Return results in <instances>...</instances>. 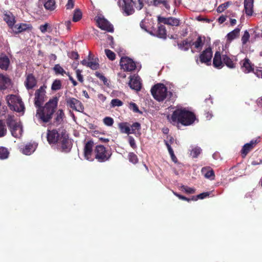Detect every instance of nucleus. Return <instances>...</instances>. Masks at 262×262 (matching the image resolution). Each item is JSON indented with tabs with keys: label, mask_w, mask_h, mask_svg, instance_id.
I'll list each match as a JSON object with an SVG mask.
<instances>
[{
	"label": "nucleus",
	"mask_w": 262,
	"mask_h": 262,
	"mask_svg": "<svg viewBox=\"0 0 262 262\" xmlns=\"http://www.w3.org/2000/svg\"><path fill=\"white\" fill-rule=\"evenodd\" d=\"M48 27V24L47 23H46L43 25L40 26L39 30H40V31L42 33H45V32H46L47 31Z\"/></svg>",
	"instance_id": "052dcab7"
},
{
	"label": "nucleus",
	"mask_w": 262,
	"mask_h": 262,
	"mask_svg": "<svg viewBox=\"0 0 262 262\" xmlns=\"http://www.w3.org/2000/svg\"><path fill=\"white\" fill-rule=\"evenodd\" d=\"M44 6L47 10H53L55 8V2L54 0H45Z\"/></svg>",
	"instance_id": "473e14b6"
},
{
	"label": "nucleus",
	"mask_w": 262,
	"mask_h": 262,
	"mask_svg": "<svg viewBox=\"0 0 262 262\" xmlns=\"http://www.w3.org/2000/svg\"><path fill=\"white\" fill-rule=\"evenodd\" d=\"M25 84L27 89H31L36 85V80L32 74H29L27 76Z\"/></svg>",
	"instance_id": "b1692460"
},
{
	"label": "nucleus",
	"mask_w": 262,
	"mask_h": 262,
	"mask_svg": "<svg viewBox=\"0 0 262 262\" xmlns=\"http://www.w3.org/2000/svg\"><path fill=\"white\" fill-rule=\"evenodd\" d=\"M213 64L215 68L219 69L223 67L224 62L223 61V56H221L219 52H216L215 54L213 60Z\"/></svg>",
	"instance_id": "4be33fe9"
},
{
	"label": "nucleus",
	"mask_w": 262,
	"mask_h": 262,
	"mask_svg": "<svg viewBox=\"0 0 262 262\" xmlns=\"http://www.w3.org/2000/svg\"><path fill=\"white\" fill-rule=\"evenodd\" d=\"M118 127L122 133L129 135L130 134V128L127 122H121L118 124Z\"/></svg>",
	"instance_id": "c85d7f7f"
},
{
	"label": "nucleus",
	"mask_w": 262,
	"mask_h": 262,
	"mask_svg": "<svg viewBox=\"0 0 262 262\" xmlns=\"http://www.w3.org/2000/svg\"><path fill=\"white\" fill-rule=\"evenodd\" d=\"M179 48L184 51H187L191 46V42L187 40H184L182 43L178 45Z\"/></svg>",
	"instance_id": "4c0bfd02"
},
{
	"label": "nucleus",
	"mask_w": 262,
	"mask_h": 262,
	"mask_svg": "<svg viewBox=\"0 0 262 262\" xmlns=\"http://www.w3.org/2000/svg\"><path fill=\"white\" fill-rule=\"evenodd\" d=\"M74 0H68V3L66 5V8L67 9H71L74 7Z\"/></svg>",
	"instance_id": "bf43d9fd"
},
{
	"label": "nucleus",
	"mask_w": 262,
	"mask_h": 262,
	"mask_svg": "<svg viewBox=\"0 0 262 262\" xmlns=\"http://www.w3.org/2000/svg\"><path fill=\"white\" fill-rule=\"evenodd\" d=\"M67 105L71 108L78 111L82 112L83 110V106L81 102L78 100L74 98H69L66 100Z\"/></svg>",
	"instance_id": "4468645a"
},
{
	"label": "nucleus",
	"mask_w": 262,
	"mask_h": 262,
	"mask_svg": "<svg viewBox=\"0 0 262 262\" xmlns=\"http://www.w3.org/2000/svg\"><path fill=\"white\" fill-rule=\"evenodd\" d=\"M165 144H166V145L167 146V148L168 149V152H169V154L170 155L171 160L174 163H177V159L176 157L175 156V155L174 154V152H173L171 147L170 146V144L167 141H165Z\"/></svg>",
	"instance_id": "e433bc0d"
},
{
	"label": "nucleus",
	"mask_w": 262,
	"mask_h": 262,
	"mask_svg": "<svg viewBox=\"0 0 262 262\" xmlns=\"http://www.w3.org/2000/svg\"><path fill=\"white\" fill-rule=\"evenodd\" d=\"M128 142H129L130 146L133 149L136 148L137 145H136V142H135L134 138L132 136H128Z\"/></svg>",
	"instance_id": "13d9d810"
},
{
	"label": "nucleus",
	"mask_w": 262,
	"mask_h": 262,
	"mask_svg": "<svg viewBox=\"0 0 262 262\" xmlns=\"http://www.w3.org/2000/svg\"><path fill=\"white\" fill-rule=\"evenodd\" d=\"M118 5L125 16L132 15L135 12V9L128 0L120 1L118 2Z\"/></svg>",
	"instance_id": "1a4fd4ad"
},
{
	"label": "nucleus",
	"mask_w": 262,
	"mask_h": 262,
	"mask_svg": "<svg viewBox=\"0 0 262 262\" xmlns=\"http://www.w3.org/2000/svg\"><path fill=\"white\" fill-rule=\"evenodd\" d=\"M226 19V17L222 15L218 18V21L220 24H223V23H224Z\"/></svg>",
	"instance_id": "774afa93"
},
{
	"label": "nucleus",
	"mask_w": 262,
	"mask_h": 262,
	"mask_svg": "<svg viewBox=\"0 0 262 262\" xmlns=\"http://www.w3.org/2000/svg\"><path fill=\"white\" fill-rule=\"evenodd\" d=\"M151 93L154 98L158 101H163L167 96L166 86L162 83L155 85L151 89Z\"/></svg>",
	"instance_id": "423d86ee"
},
{
	"label": "nucleus",
	"mask_w": 262,
	"mask_h": 262,
	"mask_svg": "<svg viewBox=\"0 0 262 262\" xmlns=\"http://www.w3.org/2000/svg\"><path fill=\"white\" fill-rule=\"evenodd\" d=\"M7 103L11 110L24 114L25 105L21 98L15 95H8L6 97Z\"/></svg>",
	"instance_id": "20e7f679"
},
{
	"label": "nucleus",
	"mask_w": 262,
	"mask_h": 262,
	"mask_svg": "<svg viewBox=\"0 0 262 262\" xmlns=\"http://www.w3.org/2000/svg\"><path fill=\"white\" fill-rule=\"evenodd\" d=\"M152 3L155 6H159L162 4L166 9L169 10L170 9L168 0H154Z\"/></svg>",
	"instance_id": "7c9ffc66"
},
{
	"label": "nucleus",
	"mask_w": 262,
	"mask_h": 262,
	"mask_svg": "<svg viewBox=\"0 0 262 262\" xmlns=\"http://www.w3.org/2000/svg\"><path fill=\"white\" fill-rule=\"evenodd\" d=\"M37 146V144L35 142L29 143L21 148L20 150L23 154L26 155H30L34 152Z\"/></svg>",
	"instance_id": "a211bd4d"
},
{
	"label": "nucleus",
	"mask_w": 262,
	"mask_h": 262,
	"mask_svg": "<svg viewBox=\"0 0 262 262\" xmlns=\"http://www.w3.org/2000/svg\"><path fill=\"white\" fill-rule=\"evenodd\" d=\"M202 172L204 173L205 178L211 180L214 179V173L212 169L203 168H202Z\"/></svg>",
	"instance_id": "2f4dec72"
},
{
	"label": "nucleus",
	"mask_w": 262,
	"mask_h": 262,
	"mask_svg": "<svg viewBox=\"0 0 262 262\" xmlns=\"http://www.w3.org/2000/svg\"><path fill=\"white\" fill-rule=\"evenodd\" d=\"M69 57L72 59H77L79 55L77 52H72L69 54Z\"/></svg>",
	"instance_id": "e2e57ef3"
},
{
	"label": "nucleus",
	"mask_w": 262,
	"mask_h": 262,
	"mask_svg": "<svg viewBox=\"0 0 262 262\" xmlns=\"http://www.w3.org/2000/svg\"><path fill=\"white\" fill-rule=\"evenodd\" d=\"M128 84L132 89L137 91H140L141 88L140 77L135 75L130 76Z\"/></svg>",
	"instance_id": "f3484780"
},
{
	"label": "nucleus",
	"mask_w": 262,
	"mask_h": 262,
	"mask_svg": "<svg viewBox=\"0 0 262 262\" xmlns=\"http://www.w3.org/2000/svg\"><path fill=\"white\" fill-rule=\"evenodd\" d=\"M180 189L182 191L188 194H192L195 192V189L194 188L184 185L181 186Z\"/></svg>",
	"instance_id": "a18cd8bd"
},
{
	"label": "nucleus",
	"mask_w": 262,
	"mask_h": 262,
	"mask_svg": "<svg viewBox=\"0 0 262 262\" xmlns=\"http://www.w3.org/2000/svg\"><path fill=\"white\" fill-rule=\"evenodd\" d=\"M54 70L56 74L63 75L66 74L64 69L59 64H56L54 67Z\"/></svg>",
	"instance_id": "c03bdc74"
},
{
	"label": "nucleus",
	"mask_w": 262,
	"mask_h": 262,
	"mask_svg": "<svg viewBox=\"0 0 262 262\" xmlns=\"http://www.w3.org/2000/svg\"><path fill=\"white\" fill-rule=\"evenodd\" d=\"M230 5L229 2H227L220 5L217 8V11L219 13L223 12Z\"/></svg>",
	"instance_id": "8fccbe9b"
},
{
	"label": "nucleus",
	"mask_w": 262,
	"mask_h": 262,
	"mask_svg": "<svg viewBox=\"0 0 262 262\" xmlns=\"http://www.w3.org/2000/svg\"><path fill=\"white\" fill-rule=\"evenodd\" d=\"M31 25L29 24L20 23L12 26V31L15 33H20L23 31L31 29Z\"/></svg>",
	"instance_id": "aec40b11"
},
{
	"label": "nucleus",
	"mask_w": 262,
	"mask_h": 262,
	"mask_svg": "<svg viewBox=\"0 0 262 262\" xmlns=\"http://www.w3.org/2000/svg\"><path fill=\"white\" fill-rule=\"evenodd\" d=\"M98 98L100 102H104L106 100V97L102 94H99L98 95Z\"/></svg>",
	"instance_id": "0e129e2a"
},
{
	"label": "nucleus",
	"mask_w": 262,
	"mask_h": 262,
	"mask_svg": "<svg viewBox=\"0 0 262 262\" xmlns=\"http://www.w3.org/2000/svg\"><path fill=\"white\" fill-rule=\"evenodd\" d=\"M9 151L6 148L0 147V159H5L8 157Z\"/></svg>",
	"instance_id": "ea45409f"
},
{
	"label": "nucleus",
	"mask_w": 262,
	"mask_h": 262,
	"mask_svg": "<svg viewBox=\"0 0 262 262\" xmlns=\"http://www.w3.org/2000/svg\"><path fill=\"white\" fill-rule=\"evenodd\" d=\"M173 193L176 196L178 197L181 200H184V201H189L190 200V199H187V198H186L183 195H181L176 192H173Z\"/></svg>",
	"instance_id": "69168bd1"
},
{
	"label": "nucleus",
	"mask_w": 262,
	"mask_h": 262,
	"mask_svg": "<svg viewBox=\"0 0 262 262\" xmlns=\"http://www.w3.org/2000/svg\"><path fill=\"white\" fill-rule=\"evenodd\" d=\"M3 19L12 29L15 23V18L13 14L9 12H6L4 15Z\"/></svg>",
	"instance_id": "bb28decb"
},
{
	"label": "nucleus",
	"mask_w": 262,
	"mask_h": 262,
	"mask_svg": "<svg viewBox=\"0 0 262 262\" xmlns=\"http://www.w3.org/2000/svg\"><path fill=\"white\" fill-rule=\"evenodd\" d=\"M209 194H210V193L208 192H203V193H200L199 195H198L196 199L192 198V200L196 201L198 199H203L206 198L207 196H209Z\"/></svg>",
	"instance_id": "4d7b16f0"
},
{
	"label": "nucleus",
	"mask_w": 262,
	"mask_h": 262,
	"mask_svg": "<svg viewBox=\"0 0 262 262\" xmlns=\"http://www.w3.org/2000/svg\"><path fill=\"white\" fill-rule=\"evenodd\" d=\"M98 60L93 58L91 56V53L90 52L88 55V59H83L81 61V63L82 65L89 67L93 70H97L99 67V64L98 62Z\"/></svg>",
	"instance_id": "ddd939ff"
},
{
	"label": "nucleus",
	"mask_w": 262,
	"mask_h": 262,
	"mask_svg": "<svg viewBox=\"0 0 262 262\" xmlns=\"http://www.w3.org/2000/svg\"><path fill=\"white\" fill-rule=\"evenodd\" d=\"M212 57V52L210 48H207L204 50L200 55V61L201 63H204L206 65L211 64V60Z\"/></svg>",
	"instance_id": "2eb2a0df"
},
{
	"label": "nucleus",
	"mask_w": 262,
	"mask_h": 262,
	"mask_svg": "<svg viewBox=\"0 0 262 262\" xmlns=\"http://www.w3.org/2000/svg\"><path fill=\"white\" fill-rule=\"evenodd\" d=\"M254 0H244V8L247 15L251 16L253 13Z\"/></svg>",
	"instance_id": "5701e85b"
},
{
	"label": "nucleus",
	"mask_w": 262,
	"mask_h": 262,
	"mask_svg": "<svg viewBox=\"0 0 262 262\" xmlns=\"http://www.w3.org/2000/svg\"><path fill=\"white\" fill-rule=\"evenodd\" d=\"M10 80L5 75L0 74V88L5 89L10 85Z\"/></svg>",
	"instance_id": "c756f323"
},
{
	"label": "nucleus",
	"mask_w": 262,
	"mask_h": 262,
	"mask_svg": "<svg viewBox=\"0 0 262 262\" xmlns=\"http://www.w3.org/2000/svg\"><path fill=\"white\" fill-rule=\"evenodd\" d=\"M96 76L99 78L102 81H103L104 85H108V83L107 82V79L101 73L99 72H96Z\"/></svg>",
	"instance_id": "864d4df0"
},
{
	"label": "nucleus",
	"mask_w": 262,
	"mask_h": 262,
	"mask_svg": "<svg viewBox=\"0 0 262 262\" xmlns=\"http://www.w3.org/2000/svg\"><path fill=\"white\" fill-rule=\"evenodd\" d=\"M169 121L174 124L181 123L185 126L192 124L195 120L194 114L186 109H177L173 112L171 117L167 116Z\"/></svg>",
	"instance_id": "f03ea898"
},
{
	"label": "nucleus",
	"mask_w": 262,
	"mask_h": 262,
	"mask_svg": "<svg viewBox=\"0 0 262 262\" xmlns=\"http://www.w3.org/2000/svg\"><path fill=\"white\" fill-rule=\"evenodd\" d=\"M158 20L159 23H162L170 26H177L179 24V20L173 17L165 18L158 16Z\"/></svg>",
	"instance_id": "412c9836"
},
{
	"label": "nucleus",
	"mask_w": 262,
	"mask_h": 262,
	"mask_svg": "<svg viewBox=\"0 0 262 262\" xmlns=\"http://www.w3.org/2000/svg\"><path fill=\"white\" fill-rule=\"evenodd\" d=\"M95 158L99 162H103L108 160L111 156V153L101 145H97L94 150Z\"/></svg>",
	"instance_id": "0eeeda50"
},
{
	"label": "nucleus",
	"mask_w": 262,
	"mask_h": 262,
	"mask_svg": "<svg viewBox=\"0 0 262 262\" xmlns=\"http://www.w3.org/2000/svg\"><path fill=\"white\" fill-rule=\"evenodd\" d=\"M241 70L245 73H249L254 70V65L251 62L250 60L245 58L240 61Z\"/></svg>",
	"instance_id": "dca6fc26"
},
{
	"label": "nucleus",
	"mask_w": 262,
	"mask_h": 262,
	"mask_svg": "<svg viewBox=\"0 0 262 262\" xmlns=\"http://www.w3.org/2000/svg\"><path fill=\"white\" fill-rule=\"evenodd\" d=\"M93 142L90 141L87 142L84 147V156L85 159L88 161H92L95 158V155L93 154Z\"/></svg>",
	"instance_id": "9b49d317"
},
{
	"label": "nucleus",
	"mask_w": 262,
	"mask_h": 262,
	"mask_svg": "<svg viewBox=\"0 0 262 262\" xmlns=\"http://www.w3.org/2000/svg\"><path fill=\"white\" fill-rule=\"evenodd\" d=\"M82 17V12L79 9H76L75 10L73 17V21L74 22H77L79 21Z\"/></svg>",
	"instance_id": "79ce46f5"
},
{
	"label": "nucleus",
	"mask_w": 262,
	"mask_h": 262,
	"mask_svg": "<svg viewBox=\"0 0 262 262\" xmlns=\"http://www.w3.org/2000/svg\"><path fill=\"white\" fill-rule=\"evenodd\" d=\"M108 42L112 48H114L113 38L111 36H108L107 37Z\"/></svg>",
	"instance_id": "338daca9"
},
{
	"label": "nucleus",
	"mask_w": 262,
	"mask_h": 262,
	"mask_svg": "<svg viewBox=\"0 0 262 262\" xmlns=\"http://www.w3.org/2000/svg\"><path fill=\"white\" fill-rule=\"evenodd\" d=\"M250 37L249 32L246 30L244 32V35L242 37V41L243 44H246L248 41Z\"/></svg>",
	"instance_id": "5fc2aeb1"
},
{
	"label": "nucleus",
	"mask_w": 262,
	"mask_h": 262,
	"mask_svg": "<svg viewBox=\"0 0 262 262\" xmlns=\"http://www.w3.org/2000/svg\"><path fill=\"white\" fill-rule=\"evenodd\" d=\"M98 26L102 30H105L107 32H113L114 28L112 25L108 22L106 19L103 17L98 16L96 19Z\"/></svg>",
	"instance_id": "f8f14e48"
},
{
	"label": "nucleus",
	"mask_w": 262,
	"mask_h": 262,
	"mask_svg": "<svg viewBox=\"0 0 262 262\" xmlns=\"http://www.w3.org/2000/svg\"><path fill=\"white\" fill-rule=\"evenodd\" d=\"M223 61L227 67L234 69L236 67L237 59L235 57H229L226 55H223Z\"/></svg>",
	"instance_id": "6ab92c4d"
},
{
	"label": "nucleus",
	"mask_w": 262,
	"mask_h": 262,
	"mask_svg": "<svg viewBox=\"0 0 262 262\" xmlns=\"http://www.w3.org/2000/svg\"><path fill=\"white\" fill-rule=\"evenodd\" d=\"M241 29L239 28H235L233 31L228 33L226 36L227 40L230 42L234 39L237 38L239 35Z\"/></svg>",
	"instance_id": "cd10ccee"
},
{
	"label": "nucleus",
	"mask_w": 262,
	"mask_h": 262,
	"mask_svg": "<svg viewBox=\"0 0 262 262\" xmlns=\"http://www.w3.org/2000/svg\"><path fill=\"white\" fill-rule=\"evenodd\" d=\"M256 143V140H252L249 143L245 144L242 149V154L243 156L245 157L247 154L254 147Z\"/></svg>",
	"instance_id": "393cba45"
},
{
	"label": "nucleus",
	"mask_w": 262,
	"mask_h": 262,
	"mask_svg": "<svg viewBox=\"0 0 262 262\" xmlns=\"http://www.w3.org/2000/svg\"><path fill=\"white\" fill-rule=\"evenodd\" d=\"M76 76L78 80L80 81H83V76L81 74V71L80 70H76Z\"/></svg>",
	"instance_id": "680f3d73"
},
{
	"label": "nucleus",
	"mask_w": 262,
	"mask_h": 262,
	"mask_svg": "<svg viewBox=\"0 0 262 262\" xmlns=\"http://www.w3.org/2000/svg\"><path fill=\"white\" fill-rule=\"evenodd\" d=\"M7 133V128L2 120H0V137H4Z\"/></svg>",
	"instance_id": "49530a36"
},
{
	"label": "nucleus",
	"mask_w": 262,
	"mask_h": 262,
	"mask_svg": "<svg viewBox=\"0 0 262 262\" xmlns=\"http://www.w3.org/2000/svg\"><path fill=\"white\" fill-rule=\"evenodd\" d=\"M47 98L46 87L41 86L35 93L34 104L36 107L41 106Z\"/></svg>",
	"instance_id": "6e6552de"
},
{
	"label": "nucleus",
	"mask_w": 262,
	"mask_h": 262,
	"mask_svg": "<svg viewBox=\"0 0 262 262\" xmlns=\"http://www.w3.org/2000/svg\"><path fill=\"white\" fill-rule=\"evenodd\" d=\"M7 123L14 137L19 138L21 136L23 127L19 121L15 120L13 117L9 116L7 119Z\"/></svg>",
	"instance_id": "39448f33"
},
{
	"label": "nucleus",
	"mask_w": 262,
	"mask_h": 262,
	"mask_svg": "<svg viewBox=\"0 0 262 262\" xmlns=\"http://www.w3.org/2000/svg\"><path fill=\"white\" fill-rule=\"evenodd\" d=\"M130 134H136V130L139 131L141 129L140 124L138 122L133 123L130 126Z\"/></svg>",
	"instance_id": "37998d69"
},
{
	"label": "nucleus",
	"mask_w": 262,
	"mask_h": 262,
	"mask_svg": "<svg viewBox=\"0 0 262 262\" xmlns=\"http://www.w3.org/2000/svg\"><path fill=\"white\" fill-rule=\"evenodd\" d=\"M201 149L200 147H195L191 150V155L193 157L196 158L201 153Z\"/></svg>",
	"instance_id": "603ef678"
},
{
	"label": "nucleus",
	"mask_w": 262,
	"mask_h": 262,
	"mask_svg": "<svg viewBox=\"0 0 262 262\" xmlns=\"http://www.w3.org/2000/svg\"><path fill=\"white\" fill-rule=\"evenodd\" d=\"M103 122L105 125L111 126L114 123V120L110 117H106L103 119Z\"/></svg>",
	"instance_id": "de8ad7c7"
},
{
	"label": "nucleus",
	"mask_w": 262,
	"mask_h": 262,
	"mask_svg": "<svg viewBox=\"0 0 262 262\" xmlns=\"http://www.w3.org/2000/svg\"><path fill=\"white\" fill-rule=\"evenodd\" d=\"M105 53L107 57L109 59L111 60H114L115 59L116 55L115 54L113 51L108 49H105Z\"/></svg>",
	"instance_id": "09e8293b"
},
{
	"label": "nucleus",
	"mask_w": 262,
	"mask_h": 262,
	"mask_svg": "<svg viewBox=\"0 0 262 262\" xmlns=\"http://www.w3.org/2000/svg\"><path fill=\"white\" fill-rule=\"evenodd\" d=\"M111 104L112 107L121 106L123 105V102L118 99H114L112 100Z\"/></svg>",
	"instance_id": "3c124183"
},
{
	"label": "nucleus",
	"mask_w": 262,
	"mask_h": 262,
	"mask_svg": "<svg viewBox=\"0 0 262 262\" xmlns=\"http://www.w3.org/2000/svg\"><path fill=\"white\" fill-rule=\"evenodd\" d=\"M134 6L135 9L140 10L143 7V3L141 0H128Z\"/></svg>",
	"instance_id": "72a5a7b5"
},
{
	"label": "nucleus",
	"mask_w": 262,
	"mask_h": 262,
	"mask_svg": "<svg viewBox=\"0 0 262 262\" xmlns=\"http://www.w3.org/2000/svg\"><path fill=\"white\" fill-rule=\"evenodd\" d=\"M129 161L134 164H136L138 162V158L137 155L133 152H129L128 155Z\"/></svg>",
	"instance_id": "a19ab883"
},
{
	"label": "nucleus",
	"mask_w": 262,
	"mask_h": 262,
	"mask_svg": "<svg viewBox=\"0 0 262 262\" xmlns=\"http://www.w3.org/2000/svg\"><path fill=\"white\" fill-rule=\"evenodd\" d=\"M58 101V98L55 97L50 99L43 107H37L36 117L43 122H49L55 112Z\"/></svg>",
	"instance_id": "7ed1b4c3"
},
{
	"label": "nucleus",
	"mask_w": 262,
	"mask_h": 262,
	"mask_svg": "<svg viewBox=\"0 0 262 262\" xmlns=\"http://www.w3.org/2000/svg\"><path fill=\"white\" fill-rule=\"evenodd\" d=\"M129 108L135 113H139L140 111L137 105L134 102H130L129 104Z\"/></svg>",
	"instance_id": "6e6d98bb"
},
{
	"label": "nucleus",
	"mask_w": 262,
	"mask_h": 262,
	"mask_svg": "<svg viewBox=\"0 0 262 262\" xmlns=\"http://www.w3.org/2000/svg\"><path fill=\"white\" fill-rule=\"evenodd\" d=\"M10 64L9 57L6 55L0 56V68L2 70H7Z\"/></svg>",
	"instance_id": "a878e982"
},
{
	"label": "nucleus",
	"mask_w": 262,
	"mask_h": 262,
	"mask_svg": "<svg viewBox=\"0 0 262 262\" xmlns=\"http://www.w3.org/2000/svg\"><path fill=\"white\" fill-rule=\"evenodd\" d=\"M120 65L121 69L125 71H133L136 67L135 62L127 57H123L121 58Z\"/></svg>",
	"instance_id": "9d476101"
},
{
	"label": "nucleus",
	"mask_w": 262,
	"mask_h": 262,
	"mask_svg": "<svg viewBox=\"0 0 262 262\" xmlns=\"http://www.w3.org/2000/svg\"><path fill=\"white\" fill-rule=\"evenodd\" d=\"M47 138L50 145L59 151L68 152L72 148V142L63 129L48 130Z\"/></svg>",
	"instance_id": "f257e3e1"
},
{
	"label": "nucleus",
	"mask_w": 262,
	"mask_h": 262,
	"mask_svg": "<svg viewBox=\"0 0 262 262\" xmlns=\"http://www.w3.org/2000/svg\"><path fill=\"white\" fill-rule=\"evenodd\" d=\"M204 45V42L202 39L201 37L199 36L197 38V39L191 44V46H194V48L197 49L198 50H200L203 46Z\"/></svg>",
	"instance_id": "c9c22d12"
},
{
	"label": "nucleus",
	"mask_w": 262,
	"mask_h": 262,
	"mask_svg": "<svg viewBox=\"0 0 262 262\" xmlns=\"http://www.w3.org/2000/svg\"><path fill=\"white\" fill-rule=\"evenodd\" d=\"M61 88V82L60 80L56 79L55 80L51 86V89L52 91H57Z\"/></svg>",
	"instance_id": "58836bf2"
},
{
	"label": "nucleus",
	"mask_w": 262,
	"mask_h": 262,
	"mask_svg": "<svg viewBox=\"0 0 262 262\" xmlns=\"http://www.w3.org/2000/svg\"><path fill=\"white\" fill-rule=\"evenodd\" d=\"M158 36L161 38H166V30L165 27L160 25L158 27Z\"/></svg>",
	"instance_id": "f704fd0d"
}]
</instances>
